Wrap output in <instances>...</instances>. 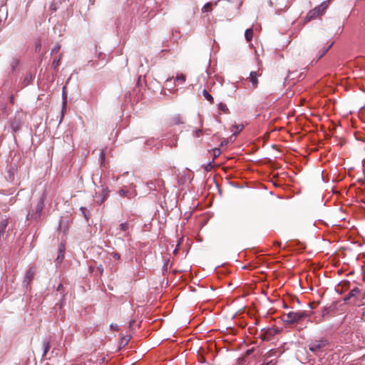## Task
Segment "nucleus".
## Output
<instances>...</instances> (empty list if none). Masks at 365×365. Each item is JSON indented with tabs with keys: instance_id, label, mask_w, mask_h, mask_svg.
I'll return each mask as SVG.
<instances>
[{
	"instance_id": "obj_33",
	"label": "nucleus",
	"mask_w": 365,
	"mask_h": 365,
	"mask_svg": "<svg viewBox=\"0 0 365 365\" xmlns=\"http://www.w3.org/2000/svg\"><path fill=\"white\" fill-rule=\"evenodd\" d=\"M110 327L113 330H118V325L116 324H111Z\"/></svg>"
},
{
	"instance_id": "obj_26",
	"label": "nucleus",
	"mask_w": 365,
	"mask_h": 365,
	"mask_svg": "<svg viewBox=\"0 0 365 365\" xmlns=\"http://www.w3.org/2000/svg\"><path fill=\"white\" fill-rule=\"evenodd\" d=\"M170 262V259L169 258H166L164 259V264H163V269L167 271L168 269V263Z\"/></svg>"
},
{
	"instance_id": "obj_44",
	"label": "nucleus",
	"mask_w": 365,
	"mask_h": 365,
	"mask_svg": "<svg viewBox=\"0 0 365 365\" xmlns=\"http://www.w3.org/2000/svg\"><path fill=\"white\" fill-rule=\"evenodd\" d=\"M12 101H13V97H11V98H10V102H11V103H12Z\"/></svg>"
},
{
	"instance_id": "obj_5",
	"label": "nucleus",
	"mask_w": 365,
	"mask_h": 365,
	"mask_svg": "<svg viewBox=\"0 0 365 365\" xmlns=\"http://www.w3.org/2000/svg\"><path fill=\"white\" fill-rule=\"evenodd\" d=\"M36 274V268L34 267H31L26 272L24 279L23 281V284L26 286H28L31 282L33 280L34 276Z\"/></svg>"
},
{
	"instance_id": "obj_20",
	"label": "nucleus",
	"mask_w": 365,
	"mask_h": 365,
	"mask_svg": "<svg viewBox=\"0 0 365 365\" xmlns=\"http://www.w3.org/2000/svg\"><path fill=\"white\" fill-rule=\"evenodd\" d=\"M359 291L360 290L358 287H354L350 291V292L349 293V296L355 297L359 292Z\"/></svg>"
},
{
	"instance_id": "obj_7",
	"label": "nucleus",
	"mask_w": 365,
	"mask_h": 365,
	"mask_svg": "<svg viewBox=\"0 0 365 365\" xmlns=\"http://www.w3.org/2000/svg\"><path fill=\"white\" fill-rule=\"evenodd\" d=\"M249 81L252 83V88H256L258 85L257 74L255 71H252L248 77Z\"/></svg>"
},
{
	"instance_id": "obj_15",
	"label": "nucleus",
	"mask_w": 365,
	"mask_h": 365,
	"mask_svg": "<svg viewBox=\"0 0 365 365\" xmlns=\"http://www.w3.org/2000/svg\"><path fill=\"white\" fill-rule=\"evenodd\" d=\"M218 109L223 112L224 113H230V110L228 109V108L227 107V106L223 103H220L218 104Z\"/></svg>"
},
{
	"instance_id": "obj_22",
	"label": "nucleus",
	"mask_w": 365,
	"mask_h": 365,
	"mask_svg": "<svg viewBox=\"0 0 365 365\" xmlns=\"http://www.w3.org/2000/svg\"><path fill=\"white\" fill-rule=\"evenodd\" d=\"M221 151L220 148H214L212 150L213 159H215L217 157H218Z\"/></svg>"
},
{
	"instance_id": "obj_34",
	"label": "nucleus",
	"mask_w": 365,
	"mask_h": 365,
	"mask_svg": "<svg viewBox=\"0 0 365 365\" xmlns=\"http://www.w3.org/2000/svg\"><path fill=\"white\" fill-rule=\"evenodd\" d=\"M63 258V252H61V254H59L57 257V260H62Z\"/></svg>"
},
{
	"instance_id": "obj_36",
	"label": "nucleus",
	"mask_w": 365,
	"mask_h": 365,
	"mask_svg": "<svg viewBox=\"0 0 365 365\" xmlns=\"http://www.w3.org/2000/svg\"><path fill=\"white\" fill-rule=\"evenodd\" d=\"M63 287V285L61 284H60L58 287H57V291H60L61 289V288Z\"/></svg>"
},
{
	"instance_id": "obj_37",
	"label": "nucleus",
	"mask_w": 365,
	"mask_h": 365,
	"mask_svg": "<svg viewBox=\"0 0 365 365\" xmlns=\"http://www.w3.org/2000/svg\"><path fill=\"white\" fill-rule=\"evenodd\" d=\"M65 247L63 246L61 247L58 250L59 252L63 251Z\"/></svg>"
},
{
	"instance_id": "obj_35",
	"label": "nucleus",
	"mask_w": 365,
	"mask_h": 365,
	"mask_svg": "<svg viewBox=\"0 0 365 365\" xmlns=\"http://www.w3.org/2000/svg\"><path fill=\"white\" fill-rule=\"evenodd\" d=\"M135 320H131L129 323V329H132L133 328V324H135Z\"/></svg>"
},
{
	"instance_id": "obj_28",
	"label": "nucleus",
	"mask_w": 365,
	"mask_h": 365,
	"mask_svg": "<svg viewBox=\"0 0 365 365\" xmlns=\"http://www.w3.org/2000/svg\"><path fill=\"white\" fill-rule=\"evenodd\" d=\"M182 241H183V239H180V240H179V242H178V245H177L176 247H175V250H173L174 252H176V251H178V250L181 249V247H180V245H181V243L182 242Z\"/></svg>"
},
{
	"instance_id": "obj_43",
	"label": "nucleus",
	"mask_w": 365,
	"mask_h": 365,
	"mask_svg": "<svg viewBox=\"0 0 365 365\" xmlns=\"http://www.w3.org/2000/svg\"><path fill=\"white\" fill-rule=\"evenodd\" d=\"M251 351H252L251 350H248V351H247V354H250Z\"/></svg>"
},
{
	"instance_id": "obj_11",
	"label": "nucleus",
	"mask_w": 365,
	"mask_h": 365,
	"mask_svg": "<svg viewBox=\"0 0 365 365\" xmlns=\"http://www.w3.org/2000/svg\"><path fill=\"white\" fill-rule=\"evenodd\" d=\"M202 96L204 98L207 100L211 104L214 103L213 97L208 93L206 89L202 91Z\"/></svg>"
},
{
	"instance_id": "obj_8",
	"label": "nucleus",
	"mask_w": 365,
	"mask_h": 365,
	"mask_svg": "<svg viewBox=\"0 0 365 365\" xmlns=\"http://www.w3.org/2000/svg\"><path fill=\"white\" fill-rule=\"evenodd\" d=\"M183 119L180 115H175L171 118V124L173 125H179L183 123Z\"/></svg>"
},
{
	"instance_id": "obj_42",
	"label": "nucleus",
	"mask_w": 365,
	"mask_h": 365,
	"mask_svg": "<svg viewBox=\"0 0 365 365\" xmlns=\"http://www.w3.org/2000/svg\"><path fill=\"white\" fill-rule=\"evenodd\" d=\"M99 270H100L101 272H103V268L102 267H99Z\"/></svg>"
},
{
	"instance_id": "obj_31",
	"label": "nucleus",
	"mask_w": 365,
	"mask_h": 365,
	"mask_svg": "<svg viewBox=\"0 0 365 365\" xmlns=\"http://www.w3.org/2000/svg\"><path fill=\"white\" fill-rule=\"evenodd\" d=\"M127 192H127L126 190H123V189H122V190H120L119 191V194H120V196H122V197L125 196V195H126V194H127Z\"/></svg>"
},
{
	"instance_id": "obj_38",
	"label": "nucleus",
	"mask_w": 365,
	"mask_h": 365,
	"mask_svg": "<svg viewBox=\"0 0 365 365\" xmlns=\"http://www.w3.org/2000/svg\"><path fill=\"white\" fill-rule=\"evenodd\" d=\"M351 297H349V294L345 297L344 301H347L349 299H350Z\"/></svg>"
},
{
	"instance_id": "obj_18",
	"label": "nucleus",
	"mask_w": 365,
	"mask_h": 365,
	"mask_svg": "<svg viewBox=\"0 0 365 365\" xmlns=\"http://www.w3.org/2000/svg\"><path fill=\"white\" fill-rule=\"evenodd\" d=\"M61 59V55H59L58 57H56L53 59L52 66L54 68H56L59 66Z\"/></svg>"
},
{
	"instance_id": "obj_41",
	"label": "nucleus",
	"mask_w": 365,
	"mask_h": 365,
	"mask_svg": "<svg viewBox=\"0 0 365 365\" xmlns=\"http://www.w3.org/2000/svg\"><path fill=\"white\" fill-rule=\"evenodd\" d=\"M1 24H2V19H1V17L0 16V26L1 25Z\"/></svg>"
},
{
	"instance_id": "obj_4",
	"label": "nucleus",
	"mask_w": 365,
	"mask_h": 365,
	"mask_svg": "<svg viewBox=\"0 0 365 365\" xmlns=\"http://www.w3.org/2000/svg\"><path fill=\"white\" fill-rule=\"evenodd\" d=\"M24 123L22 115L19 113H16L13 119L10 120V126L14 133L18 132Z\"/></svg>"
},
{
	"instance_id": "obj_16",
	"label": "nucleus",
	"mask_w": 365,
	"mask_h": 365,
	"mask_svg": "<svg viewBox=\"0 0 365 365\" xmlns=\"http://www.w3.org/2000/svg\"><path fill=\"white\" fill-rule=\"evenodd\" d=\"M19 61L17 58H13L11 61L10 66L12 71H14L16 68L19 66Z\"/></svg>"
},
{
	"instance_id": "obj_6",
	"label": "nucleus",
	"mask_w": 365,
	"mask_h": 365,
	"mask_svg": "<svg viewBox=\"0 0 365 365\" xmlns=\"http://www.w3.org/2000/svg\"><path fill=\"white\" fill-rule=\"evenodd\" d=\"M43 206H44V200H43V197H42L39 199V200L36 205V210H35V214H34L35 218L40 217L41 212L43 210Z\"/></svg>"
},
{
	"instance_id": "obj_32",
	"label": "nucleus",
	"mask_w": 365,
	"mask_h": 365,
	"mask_svg": "<svg viewBox=\"0 0 365 365\" xmlns=\"http://www.w3.org/2000/svg\"><path fill=\"white\" fill-rule=\"evenodd\" d=\"M298 244L300 245L299 250H304L307 248L306 245L304 243L299 242Z\"/></svg>"
},
{
	"instance_id": "obj_14",
	"label": "nucleus",
	"mask_w": 365,
	"mask_h": 365,
	"mask_svg": "<svg viewBox=\"0 0 365 365\" xmlns=\"http://www.w3.org/2000/svg\"><path fill=\"white\" fill-rule=\"evenodd\" d=\"M129 227H130V225L128 222H124V223H121L120 225H119V230L120 232H127L128 230H129Z\"/></svg>"
},
{
	"instance_id": "obj_27",
	"label": "nucleus",
	"mask_w": 365,
	"mask_h": 365,
	"mask_svg": "<svg viewBox=\"0 0 365 365\" xmlns=\"http://www.w3.org/2000/svg\"><path fill=\"white\" fill-rule=\"evenodd\" d=\"M202 134V130L200 129L196 130L194 133V136L199 138Z\"/></svg>"
},
{
	"instance_id": "obj_21",
	"label": "nucleus",
	"mask_w": 365,
	"mask_h": 365,
	"mask_svg": "<svg viewBox=\"0 0 365 365\" xmlns=\"http://www.w3.org/2000/svg\"><path fill=\"white\" fill-rule=\"evenodd\" d=\"M102 192H103V197L101 200V203L103 202L108 196V190L107 188H103Z\"/></svg>"
},
{
	"instance_id": "obj_40",
	"label": "nucleus",
	"mask_w": 365,
	"mask_h": 365,
	"mask_svg": "<svg viewBox=\"0 0 365 365\" xmlns=\"http://www.w3.org/2000/svg\"><path fill=\"white\" fill-rule=\"evenodd\" d=\"M275 245H277L280 247L281 243L280 242H276Z\"/></svg>"
},
{
	"instance_id": "obj_19",
	"label": "nucleus",
	"mask_w": 365,
	"mask_h": 365,
	"mask_svg": "<svg viewBox=\"0 0 365 365\" xmlns=\"http://www.w3.org/2000/svg\"><path fill=\"white\" fill-rule=\"evenodd\" d=\"M332 43H330L328 46L324 47L321 51V54L319 56V58H322L327 51L331 47Z\"/></svg>"
},
{
	"instance_id": "obj_12",
	"label": "nucleus",
	"mask_w": 365,
	"mask_h": 365,
	"mask_svg": "<svg viewBox=\"0 0 365 365\" xmlns=\"http://www.w3.org/2000/svg\"><path fill=\"white\" fill-rule=\"evenodd\" d=\"M253 31L252 29H247L245 31V36L247 41H251L252 39Z\"/></svg>"
},
{
	"instance_id": "obj_24",
	"label": "nucleus",
	"mask_w": 365,
	"mask_h": 365,
	"mask_svg": "<svg viewBox=\"0 0 365 365\" xmlns=\"http://www.w3.org/2000/svg\"><path fill=\"white\" fill-rule=\"evenodd\" d=\"M60 48H61L60 45L58 44V45L55 46L54 48H53L51 50V54L58 53L60 51Z\"/></svg>"
},
{
	"instance_id": "obj_13",
	"label": "nucleus",
	"mask_w": 365,
	"mask_h": 365,
	"mask_svg": "<svg viewBox=\"0 0 365 365\" xmlns=\"http://www.w3.org/2000/svg\"><path fill=\"white\" fill-rule=\"evenodd\" d=\"M212 9V3L209 2L204 5V6L202 8V13H207L210 12Z\"/></svg>"
},
{
	"instance_id": "obj_39",
	"label": "nucleus",
	"mask_w": 365,
	"mask_h": 365,
	"mask_svg": "<svg viewBox=\"0 0 365 365\" xmlns=\"http://www.w3.org/2000/svg\"><path fill=\"white\" fill-rule=\"evenodd\" d=\"M31 76H30V77H26V78H25V80H26V81H28L29 82V81L31 80Z\"/></svg>"
},
{
	"instance_id": "obj_1",
	"label": "nucleus",
	"mask_w": 365,
	"mask_h": 365,
	"mask_svg": "<svg viewBox=\"0 0 365 365\" xmlns=\"http://www.w3.org/2000/svg\"><path fill=\"white\" fill-rule=\"evenodd\" d=\"M309 316V314L304 311L290 312L289 313L284 314L282 316V319L284 323L292 324L298 323Z\"/></svg>"
},
{
	"instance_id": "obj_3",
	"label": "nucleus",
	"mask_w": 365,
	"mask_h": 365,
	"mask_svg": "<svg viewBox=\"0 0 365 365\" xmlns=\"http://www.w3.org/2000/svg\"><path fill=\"white\" fill-rule=\"evenodd\" d=\"M328 341L325 338L319 340H313L309 344V349L315 354L321 351L327 345Z\"/></svg>"
},
{
	"instance_id": "obj_29",
	"label": "nucleus",
	"mask_w": 365,
	"mask_h": 365,
	"mask_svg": "<svg viewBox=\"0 0 365 365\" xmlns=\"http://www.w3.org/2000/svg\"><path fill=\"white\" fill-rule=\"evenodd\" d=\"M112 255L115 260H118L120 257V255L118 252H112Z\"/></svg>"
},
{
	"instance_id": "obj_25",
	"label": "nucleus",
	"mask_w": 365,
	"mask_h": 365,
	"mask_svg": "<svg viewBox=\"0 0 365 365\" xmlns=\"http://www.w3.org/2000/svg\"><path fill=\"white\" fill-rule=\"evenodd\" d=\"M262 365H276V362L273 360L267 361V359H264V361L262 364Z\"/></svg>"
},
{
	"instance_id": "obj_9",
	"label": "nucleus",
	"mask_w": 365,
	"mask_h": 365,
	"mask_svg": "<svg viewBox=\"0 0 365 365\" xmlns=\"http://www.w3.org/2000/svg\"><path fill=\"white\" fill-rule=\"evenodd\" d=\"M244 128V125H234L231 127L230 130L235 135H237L240 131H242Z\"/></svg>"
},
{
	"instance_id": "obj_23",
	"label": "nucleus",
	"mask_w": 365,
	"mask_h": 365,
	"mask_svg": "<svg viewBox=\"0 0 365 365\" xmlns=\"http://www.w3.org/2000/svg\"><path fill=\"white\" fill-rule=\"evenodd\" d=\"M177 81H180L182 83L185 82V76L184 74H180L176 77L175 79Z\"/></svg>"
},
{
	"instance_id": "obj_17",
	"label": "nucleus",
	"mask_w": 365,
	"mask_h": 365,
	"mask_svg": "<svg viewBox=\"0 0 365 365\" xmlns=\"http://www.w3.org/2000/svg\"><path fill=\"white\" fill-rule=\"evenodd\" d=\"M80 210L81 211V212H82L83 215L84 216L85 219L86 220V221H88L89 211L86 207H81L80 208Z\"/></svg>"
},
{
	"instance_id": "obj_2",
	"label": "nucleus",
	"mask_w": 365,
	"mask_h": 365,
	"mask_svg": "<svg viewBox=\"0 0 365 365\" xmlns=\"http://www.w3.org/2000/svg\"><path fill=\"white\" fill-rule=\"evenodd\" d=\"M329 4V1H325L322 2L319 6L315 7L314 9L310 10L305 19L304 22L310 21L314 19H316L318 16H322L325 12L326 9L328 8Z\"/></svg>"
},
{
	"instance_id": "obj_30",
	"label": "nucleus",
	"mask_w": 365,
	"mask_h": 365,
	"mask_svg": "<svg viewBox=\"0 0 365 365\" xmlns=\"http://www.w3.org/2000/svg\"><path fill=\"white\" fill-rule=\"evenodd\" d=\"M41 41H36V50L39 51L41 50Z\"/></svg>"
},
{
	"instance_id": "obj_10",
	"label": "nucleus",
	"mask_w": 365,
	"mask_h": 365,
	"mask_svg": "<svg viewBox=\"0 0 365 365\" xmlns=\"http://www.w3.org/2000/svg\"><path fill=\"white\" fill-rule=\"evenodd\" d=\"M43 354H42V358H46V354L48 353V351H49V349L51 348L50 342L48 341H44L43 343Z\"/></svg>"
}]
</instances>
